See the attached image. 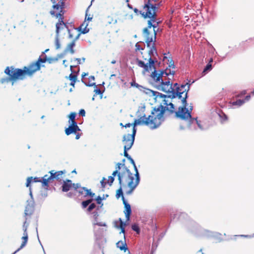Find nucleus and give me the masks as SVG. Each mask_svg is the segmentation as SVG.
I'll return each instance as SVG.
<instances>
[{"mask_svg": "<svg viewBox=\"0 0 254 254\" xmlns=\"http://www.w3.org/2000/svg\"><path fill=\"white\" fill-rule=\"evenodd\" d=\"M57 61V58H47L45 56L43 58L39 57L36 61L30 63L28 66H24L22 69L15 68L14 66H7L4 72L8 77L1 78L0 82L3 84L11 81L13 84L17 80L24 79L26 76H32L34 73L41 69V66H44L42 64L46 62L52 64Z\"/></svg>", "mask_w": 254, "mask_h": 254, "instance_id": "1", "label": "nucleus"}, {"mask_svg": "<svg viewBox=\"0 0 254 254\" xmlns=\"http://www.w3.org/2000/svg\"><path fill=\"white\" fill-rule=\"evenodd\" d=\"M189 89V86H187L186 84H182L179 87L178 83H175L173 94L170 95V98L172 99L178 97L182 100L183 106L179 107L178 110L175 113V117L182 120H188L191 118L192 107L190 106L189 109L187 108L188 104L186 99Z\"/></svg>", "mask_w": 254, "mask_h": 254, "instance_id": "2", "label": "nucleus"}, {"mask_svg": "<svg viewBox=\"0 0 254 254\" xmlns=\"http://www.w3.org/2000/svg\"><path fill=\"white\" fill-rule=\"evenodd\" d=\"M164 109L162 106L155 107L152 111L151 115L148 117L143 116L137 120H135L132 124L131 133L135 135L136 126L139 125H145L153 129L159 127L164 121Z\"/></svg>", "mask_w": 254, "mask_h": 254, "instance_id": "3", "label": "nucleus"}, {"mask_svg": "<svg viewBox=\"0 0 254 254\" xmlns=\"http://www.w3.org/2000/svg\"><path fill=\"white\" fill-rule=\"evenodd\" d=\"M132 164L134 169L135 171L134 175L130 172L129 170L125 166V164H123L124 168L118 173V180L119 183L123 187L128 186L129 188L128 190L126 192L127 194H131L134 190L136 188L139 183V176L137 167L133 159L130 157L127 159Z\"/></svg>", "mask_w": 254, "mask_h": 254, "instance_id": "4", "label": "nucleus"}, {"mask_svg": "<svg viewBox=\"0 0 254 254\" xmlns=\"http://www.w3.org/2000/svg\"><path fill=\"white\" fill-rule=\"evenodd\" d=\"M53 3V8L54 10L50 11V14L57 18L59 17V22L56 24V44L57 49L60 48L58 36L59 34L61 29H63L65 26V23L64 22V12L63 10L64 8L65 2L64 0H51Z\"/></svg>", "mask_w": 254, "mask_h": 254, "instance_id": "5", "label": "nucleus"}, {"mask_svg": "<svg viewBox=\"0 0 254 254\" xmlns=\"http://www.w3.org/2000/svg\"><path fill=\"white\" fill-rule=\"evenodd\" d=\"M150 50L147 54V57L144 58L142 56V58L144 61H142L138 59H136V64L140 67L143 68L142 73L145 74L146 72H149L150 70L155 69V61L153 59V57L157 55V50L155 47V43H151L150 47Z\"/></svg>", "mask_w": 254, "mask_h": 254, "instance_id": "6", "label": "nucleus"}, {"mask_svg": "<svg viewBox=\"0 0 254 254\" xmlns=\"http://www.w3.org/2000/svg\"><path fill=\"white\" fill-rule=\"evenodd\" d=\"M158 7V5L157 6L156 4H153L151 3L150 0H148L143 5L142 10H140L139 13L144 18L156 19Z\"/></svg>", "mask_w": 254, "mask_h": 254, "instance_id": "7", "label": "nucleus"}, {"mask_svg": "<svg viewBox=\"0 0 254 254\" xmlns=\"http://www.w3.org/2000/svg\"><path fill=\"white\" fill-rule=\"evenodd\" d=\"M175 71L171 70V69L159 71L154 69L151 73L150 77L155 83L160 84L162 82L163 80H166L167 76L170 74L173 75Z\"/></svg>", "mask_w": 254, "mask_h": 254, "instance_id": "8", "label": "nucleus"}, {"mask_svg": "<svg viewBox=\"0 0 254 254\" xmlns=\"http://www.w3.org/2000/svg\"><path fill=\"white\" fill-rule=\"evenodd\" d=\"M114 226L119 229L120 228L121 230V233H123L125 234V226H126L125 223L122 221V219L120 218L118 220L115 221L114 222ZM125 235H124V241H119L116 243V246L118 248L120 249L121 251H123L125 252H126L128 248L127 245V243L126 242L125 240Z\"/></svg>", "mask_w": 254, "mask_h": 254, "instance_id": "9", "label": "nucleus"}, {"mask_svg": "<svg viewBox=\"0 0 254 254\" xmlns=\"http://www.w3.org/2000/svg\"><path fill=\"white\" fill-rule=\"evenodd\" d=\"M50 176H49L48 175H45L43 177V187L46 189H48L49 187V184L52 183L54 179H56L57 181H61L62 179V176L65 173L64 171H59L55 172L54 170H52L49 172Z\"/></svg>", "mask_w": 254, "mask_h": 254, "instance_id": "10", "label": "nucleus"}, {"mask_svg": "<svg viewBox=\"0 0 254 254\" xmlns=\"http://www.w3.org/2000/svg\"><path fill=\"white\" fill-rule=\"evenodd\" d=\"M86 21H85L78 28V30H77L76 29H74L72 30L68 29V36L69 38L72 39V41H76L79 38L80 33L79 32L81 31V33L82 34H86L89 32V28H87L88 25L87 23H86Z\"/></svg>", "mask_w": 254, "mask_h": 254, "instance_id": "11", "label": "nucleus"}, {"mask_svg": "<svg viewBox=\"0 0 254 254\" xmlns=\"http://www.w3.org/2000/svg\"><path fill=\"white\" fill-rule=\"evenodd\" d=\"M148 28H144L143 30V35L145 38V41L147 47H150L151 43H155L156 39V33L155 31L150 32Z\"/></svg>", "mask_w": 254, "mask_h": 254, "instance_id": "12", "label": "nucleus"}, {"mask_svg": "<svg viewBox=\"0 0 254 254\" xmlns=\"http://www.w3.org/2000/svg\"><path fill=\"white\" fill-rule=\"evenodd\" d=\"M73 188L80 195H83L84 197L88 196L93 197L95 193L91 192L90 189H88L85 187H81L80 184H73Z\"/></svg>", "mask_w": 254, "mask_h": 254, "instance_id": "13", "label": "nucleus"}, {"mask_svg": "<svg viewBox=\"0 0 254 254\" xmlns=\"http://www.w3.org/2000/svg\"><path fill=\"white\" fill-rule=\"evenodd\" d=\"M165 80H163L162 82H161L159 85L161 86V90L168 94V97H170V95L173 94L174 85L173 86L172 83H171L169 81H164Z\"/></svg>", "mask_w": 254, "mask_h": 254, "instance_id": "14", "label": "nucleus"}, {"mask_svg": "<svg viewBox=\"0 0 254 254\" xmlns=\"http://www.w3.org/2000/svg\"><path fill=\"white\" fill-rule=\"evenodd\" d=\"M35 211V204L32 200L27 201V203L24 211L25 219L28 220Z\"/></svg>", "mask_w": 254, "mask_h": 254, "instance_id": "15", "label": "nucleus"}, {"mask_svg": "<svg viewBox=\"0 0 254 254\" xmlns=\"http://www.w3.org/2000/svg\"><path fill=\"white\" fill-rule=\"evenodd\" d=\"M135 135L131 133V134L128 133L123 136V141L125 144L124 147L130 149L133 144Z\"/></svg>", "mask_w": 254, "mask_h": 254, "instance_id": "16", "label": "nucleus"}, {"mask_svg": "<svg viewBox=\"0 0 254 254\" xmlns=\"http://www.w3.org/2000/svg\"><path fill=\"white\" fill-rule=\"evenodd\" d=\"M77 65H70V69L71 73L69 75L68 78L70 81L69 85L73 87H74L75 83H76L77 79V76L79 69H78L77 72L73 70V68L76 67Z\"/></svg>", "mask_w": 254, "mask_h": 254, "instance_id": "17", "label": "nucleus"}, {"mask_svg": "<svg viewBox=\"0 0 254 254\" xmlns=\"http://www.w3.org/2000/svg\"><path fill=\"white\" fill-rule=\"evenodd\" d=\"M161 106L164 108V112L166 110L168 111L171 114L175 113L177 112L175 110V107L173 104L171 102H169L167 100L164 99L163 100V105H160L157 108Z\"/></svg>", "mask_w": 254, "mask_h": 254, "instance_id": "18", "label": "nucleus"}, {"mask_svg": "<svg viewBox=\"0 0 254 254\" xmlns=\"http://www.w3.org/2000/svg\"><path fill=\"white\" fill-rule=\"evenodd\" d=\"M123 202L125 206L124 213L127 220H129L130 215L131 213L130 205L125 200V197H123Z\"/></svg>", "mask_w": 254, "mask_h": 254, "instance_id": "19", "label": "nucleus"}, {"mask_svg": "<svg viewBox=\"0 0 254 254\" xmlns=\"http://www.w3.org/2000/svg\"><path fill=\"white\" fill-rule=\"evenodd\" d=\"M156 19L157 18L149 19L147 22V27L146 28L150 29L152 27L153 28V31H155L157 33L158 28H157V30L156 28L158 27L159 22H157Z\"/></svg>", "mask_w": 254, "mask_h": 254, "instance_id": "20", "label": "nucleus"}, {"mask_svg": "<svg viewBox=\"0 0 254 254\" xmlns=\"http://www.w3.org/2000/svg\"><path fill=\"white\" fill-rule=\"evenodd\" d=\"M73 184L70 180L67 179L64 181L62 186V191L67 192L72 187L73 188Z\"/></svg>", "mask_w": 254, "mask_h": 254, "instance_id": "21", "label": "nucleus"}, {"mask_svg": "<svg viewBox=\"0 0 254 254\" xmlns=\"http://www.w3.org/2000/svg\"><path fill=\"white\" fill-rule=\"evenodd\" d=\"M21 240H22V243H21L20 246L19 247V248L17 250H16L13 253H12L11 254H15L18 252H19L20 250L23 249L26 245V244L28 242V233H25V234L23 233V236L21 238Z\"/></svg>", "mask_w": 254, "mask_h": 254, "instance_id": "22", "label": "nucleus"}, {"mask_svg": "<svg viewBox=\"0 0 254 254\" xmlns=\"http://www.w3.org/2000/svg\"><path fill=\"white\" fill-rule=\"evenodd\" d=\"M75 46V42L74 41H72L70 43H68L65 49H64V53H70L71 54H73L75 53V51L73 48Z\"/></svg>", "mask_w": 254, "mask_h": 254, "instance_id": "23", "label": "nucleus"}, {"mask_svg": "<svg viewBox=\"0 0 254 254\" xmlns=\"http://www.w3.org/2000/svg\"><path fill=\"white\" fill-rule=\"evenodd\" d=\"M79 130V128L69 125V127L65 129V133L67 135H69L71 133H76V132Z\"/></svg>", "mask_w": 254, "mask_h": 254, "instance_id": "24", "label": "nucleus"}, {"mask_svg": "<svg viewBox=\"0 0 254 254\" xmlns=\"http://www.w3.org/2000/svg\"><path fill=\"white\" fill-rule=\"evenodd\" d=\"M119 184L120 185L121 187L120 188L117 190V192H116V196L117 198H119L121 196H122V199L123 200V197H124V195H123V190H122V188H128L129 189V188L128 187V186H125V187H123L122 186L120 183Z\"/></svg>", "mask_w": 254, "mask_h": 254, "instance_id": "25", "label": "nucleus"}, {"mask_svg": "<svg viewBox=\"0 0 254 254\" xmlns=\"http://www.w3.org/2000/svg\"><path fill=\"white\" fill-rule=\"evenodd\" d=\"M119 172H118V170H115V171H114L112 173V176H109L108 177V183L109 184V185L110 186H111L112 185V183H113L115 179H114V177L116 175H118V173Z\"/></svg>", "mask_w": 254, "mask_h": 254, "instance_id": "26", "label": "nucleus"}, {"mask_svg": "<svg viewBox=\"0 0 254 254\" xmlns=\"http://www.w3.org/2000/svg\"><path fill=\"white\" fill-rule=\"evenodd\" d=\"M213 60L211 58L209 60V63L206 65V66L204 68L202 73L205 74L208 71L212 69V65L211 63L212 62Z\"/></svg>", "mask_w": 254, "mask_h": 254, "instance_id": "27", "label": "nucleus"}, {"mask_svg": "<svg viewBox=\"0 0 254 254\" xmlns=\"http://www.w3.org/2000/svg\"><path fill=\"white\" fill-rule=\"evenodd\" d=\"M245 103L244 100L239 99L236 101L231 102L230 103L233 106H241Z\"/></svg>", "mask_w": 254, "mask_h": 254, "instance_id": "28", "label": "nucleus"}, {"mask_svg": "<svg viewBox=\"0 0 254 254\" xmlns=\"http://www.w3.org/2000/svg\"><path fill=\"white\" fill-rule=\"evenodd\" d=\"M93 199L92 198H91V199H87L86 200H85V201H83L82 202H81V206H82V207L83 208H85L87 207V206L89 204H90L92 201H93Z\"/></svg>", "mask_w": 254, "mask_h": 254, "instance_id": "29", "label": "nucleus"}, {"mask_svg": "<svg viewBox=\"0 0 254 254\" xmlns=\"http://www.w3.org/2000/svg\"><path fill=\"white\" fill-rule=\"evenodd\" d=\"M27 220L25 219V221L23 223V224L22 225V229L23 230V233H28L27 232V229L29 225L28 223L27 222Z\"/></svg>", "mask_w": 254, "mask_h": 254, "instance_id": "30", "label": "nucleus"}, {"mask_svg": "<svg viewBox=\"0 0 254 254\" xmlns=\"http://www.w3.org/2000/svg\"><path fill=\"white\" fill-rule=\"evenodd\" d=\"M76 116V113L75 112H71L68 116L69 118V123H70V121L75 120V117Z\"/></svg>", "mask_w": 254, "mask_h": 254, "instance_id": "31", "label": "nucleus"}, {"mask_svg": "<svg viewBox=\"0 0 254 254\" xmlns=\"http://www.w3.org/2000/svg\"><path fill=\"white\" fill-rule=\"evenodd\" d=\"M96 207V204L94 203H91L88 207L87 210L88 212H91L93 209Z\"/></svg>", "mask_w": 254, "mask_h": 254, "instance_id": "32", "label": "nucleus"}, {"mask_svg": "<svg viewBox=\"0 0 254 254\" xmlns=\"http://www.w3.org/2000/svg\"><path fill=\"white\" fill-rule=\"evenodd\" d=\"M75 61H77V65L81 64L85 62V59L84 58H82L81 59L80 58H76L74 59Z\"/></svg>", "mask_w": 254, "mask_h": 254, "instance_id": "33", "label": "nucleus"}, {"mask_svg": "<svg viewBox=\"0 0 254 254\" xmlns=\"http://www.w3.org/2000/svg\"><path fill=\"white\" fill-rule=\"evenodd\" d=\"M131 228L133 231L136 232L138 234L139 233V231H140L139 228L138 227V226L137 225H135V224L132 225L131 226Z\"/></svg>", "mask_w": 254, "mask_h": 254, "instance_id": "34", "label": "nucleus"}, {"mask_svg": "<svg viewBox=\"0 0 254 254\" xmlns=\"http://www.w3.org/2000/svg\"><path fill=\"white\" fill-rule=\"evenodd\" d=\"M33 181L34 182H35V183L41 182V183H42V184L43 185V177H42L41 179L40 178H38V177H35L34 179H33Z\"/></svg>", "mask_w": 254, "mask_h": 254, "instance_id": "35", "label": "nucleus"}, {"mask_svg": "<svg viewBox=\"0 0 254 254\" xmlns=\"http://www.w3.org/2000/svg\"><path fill=\"white\" fill-rule=\"evenodd\" d=\"M32 181H33V178L32 177H28L27 179L26 186L27 187H29L30 186L31 183L32 182Z\"/></svg>", "mask_w": 254, "mask_h": 254, "instance_id": "36", "label": "nucleus"}, {"mask_svg": "<svg viewBox=\"0 0 254 254\" xmlns=\"http://www.w3.org/2000/svg\"><path fill=\"white\" fill-rule=\"evenodd\" d=\"M193 120H195L196 122V123L198 125V126L199 127H201V126H200V123L199 122H198V121L197 120V118H192L191 117V118L188 120H185V121H189V122H192Z\"/></svg>", "mask_w": 254, "mask_h": 254, "instance_id": "37", "label": "nucleus"}, {"mask_svg": "<svg viewBox=\"0 0 254 254\" xmlns=\"http://www.w3.org/2000/svg\"><path fill=\"white\" fill-rule=\"evenodd\" d=\"M105 181L106 179L105 178H103L100 182L102 188H105L107 183Z\"/></svg>", "mask_w": 254, "mask_h": 254, "instance_id": "38", "label": "nucleus"}, {"mask_svg": "<svg viewBox=\"0 0 254 254\" xmlns=\"http://www.w3.org/2000/svg\"><path fill=\"white\" fill-rule=\"evenodd\" d=\"M87 11H88V10H87L86 12L85 19H86L87 21H90L92 20L93 17H92V16H91L90 14L88 15Z\"/></svg>", "mask_w": 254, "mask_h": 254, "instance_id": "39", "label": "nucleus"}, {"mask_svg": "<svg viewBox=\"0 0 254 254\" xmlns=\"http://www.w3.org/2000/svg\"><path fill=\"white\" fill-rule=\"evenodd\" d=\"M129 149H127L126 147H124V156L127 157L128 159V157H130V156L128 155V154L127 152V151L129 150Z\"/></svg>", "mask_w": 254, "mask_h": 254, "instance_id": "40", "label": "nucleus"}, {"mask_svg": "<svg viewBox=\"0 0 254 254\" xmlns=\"http://www.w3.org/2000/svg\"><path fill=\"white\" fill-rule=\"evenodd\" d=\"M69 124H70V125L71 126H75V127H76L77 128H79L78 127V126H77V123L75 121V120L70 121Z\"/></svg>", "mask_w": 254, "mask_h": 254, "instance_id": "41", "label": "nucleus"}, {"mask_svg": "<svg viewBox=\"0 0 254 254\" xmlns=\"http://www.w3.org/2000/svg\"><path fill=\"white\" fill-rule=\"evenodd\" d=\"M135 51H140L143 50V49L140 46V45L138 44V43H136L135 46Z\"/></svg>", "mask_w": 254, "mask_h": 254, "instance_id": "42", "label": "nucleus"}, {"mask_svg": "<svg viewBox=\"0 0 254 254\" xmlns=\"http://www.w3.org/2000/svg\"><path fill=\"white\" fill-rule=\"evenodd\" d=\"M124 163H118L117 164V167H116V170H118V171L121 169V167L123 168H124V166H123V164Z\"/></svg>", "mask_w": 254, "mask_h": 254, "instance_id": "43", "label": "nucleus"}, {"mask_svg": "<svg viewBox=\"0 0 254 254\" xmlns=\"http://www.w3.org/2000/svg\"><path fill=\"white\" fill-rule=\"evenodd\" d=\"M96 200L98 204H100L102 202V198L100 196H98L96 198Z\"/></svg>", "mask_w": 254, "mask_h": 254, "instance_id": "44", "label": "nucleus"}, {"mask_svg": "<svg viewBox=\"0 0 254 254\" xmlns=\"http://www.w3.org/2000/svg\"><path fill=\"white\" fill-rule=\"evenodd\" d=\"M246 94V90H244L243 91H242L240 94H238L236 95V97H242V96L245 95Z\"/></svg>", "mask_w": 254, "mask_h": 254, "instance_id": "45", "label": "nucleus"}, {"mask_svg": "<svg viewBox=\"0 0 254 254\" xmlns=\"http://www.w3.org/2000/svg\"><path fill=\"white\" fill-rule=\"evenodd\" d=\"M79 114L82 117H84L85 116V111L84 109H81L79 111Z\"/></svg>", "mask_w": 254, "mask_h": 254, "instance_id": "46", "label": "nucleus"}, {"mask_svg": "<svg viewBox=\"0 0 254 254\" xmlns=\"http://www.w3.org/2000/svg\"><path fill=\"white\" fill-rule=\"evenodd\" d=\"M169 66L170 68H172L173 69L175 68V65L174 64V62H173V60H171Z\"/></svg>", "mask_w": 254, "mask_h": 254, "instance_id": "47", "label": "nucleus"}, {"mask_svg": "<svg viewBox=\"0 0 254 254\" xmlns=\"http://www.w3.org/2000/svg\"><path fill=\"white\" fill-rule=\"evenodd\" d=\"M94 224L97 225L99 226H106V225L105 223H102V222L96 223H95Z\"/></svg>", "mask_w": 254, "mask_h": 254, "instance_id": "48", "label": "nucleus"}, {"mask_svg": "<svg viewBox=\"0 0 254 254\" xmlns=\"http://www.w3.org/2000/svg\"><path fill=\"white\" fill-rule=\"evenodd\" d=\"M95 92L97 94H102V92H101V90L99 89H95Z\"/></svg>", "mask_w": 254, "mask_h": 254, "instance_id": "49", "label": "nucleus"}, {"mask_svg": "<svg viewBox=\"0 0 254 254\" xmlns=\"http://www.w3.org/2000/svg\"><path fill=\"white\" fill-rule=\"evenodd\" d=\"M66 63H67L66 60H64L63 61V64L64 65V66L65 67H67L68 66V64H67Z\"/></svg>", "mask_w": 254, "mask_h": 254, "instance_id": "50", "label": "nucleus"}, {"mask_svg": "<svg viewBox=\"0 0 254 254\" xmlns=\"http://www.w3.org/2000/svg\"><path fill=\"white\" fill-rule=\"evenodd\" d=\"M132 126V124L130 123L126 124L124 127L127 128V127H130Z\"/></svg>", "mask_w": 254, "mask_h": 254, "instance_id": "51", "label": "nucleus"}, {"mask_svg": "<svg viewBox=\"0 0 254 254\" xmlns=\"http://www.w3.org/2000/svg\"><path fill=\"white\" fill-rule=\"evenodd\" d=\"M66 195L69 197H71L74 195V194L72 192H69L67 193Z\"/></svg>", "mask_w": 254, "mask_h": 254, "instance_id": "52", "label": "nucleus"}, {"mask_svg": "<svg viewBox=\"0 0 254 254\" xmlns=\"http://www.w3.org/2000/svg\"><path fill=\"white\" fill-rule=\"evenodd\" d=\"M93 214H94V218L96 220L97 219L98 216V212H94Z\"/></svg>", "mask_w": 254, "mask_h": 254, "instance_id": "53", "label": "nucleus"}, {"mask_svg": "<svg viewBox=\"0 0 254 254\" xmlns=\"http://www.w3.org/2000/svg\"><path fill=\"white\" fill-rule=\"evenodd\" d=\"M80 137V134L79 133H77L76 134L75 138L76 139H78Z\"/></svg>", "mask_w": 254, "mask_h": 254, "instance_id": "54", "label": "nucleus"}, {"mask_svg": "<svg viewBox=\"0 0 254 254\" xmlns=\"http://www.w3.org/2000/svg\"><path fill=\"white\" fill-rule=\"evenodd\" d=\"M133 11L136 14H138V13H139V11H140L136 8H134L133 9Z\"/></svg>", "mask_w": 254, "mask_h": 254, "instance_id": "55", "label": "nucleus"}, {"mask_svg": "<svg viewBox=\"0 0 254 254\" xmlns=\"http://www.w3.org/2000/svg\"><path fill=\"white\" fill-rule=\"evenodd\" d=\"M250 98H251V96H250V95H247V96H246V97H245V100H246V101H248V100H250Z\"/></svg>", "mask_w": 254, "mask_h": 254, "instance_id": "56", "label": "nucleus"}, {"mask_svg": "<svg viewBox=\"0 0 254 254\" xmlns=\"http://www.w3.org/2000/svg\"><path fill=\"white\" fill-rule=\"evenodd\" d=\"M87 75V73H83L82 74V78H83L84 77H85V76H86Z\"/></svg>", "mask_w": 254, "mask_h": 254, "instance_id": "57", "label": "nucleus"}, {"mask_svg": "<svg viewBox=\"0 0 254 254\" xmlns=\"http://www.w3.org/2000/svg\"><path fill=\"white\" fill-rule=\"evenodd\" d=\"M127 6H128L130 9H132V6H131L130 4H128V3L127 4Z\"/></svg>", "mask_w": 254, "mask_h": 254, "instance_id": "58", "label": "nucleus"}, {"mask_svg": "<svg viewBox=\"0 0 254 254\" xmlns=\"http://www.w3.org/2000/svg\"><path fill=\"white\" fill-rule=\"evenodd\" d=\"M116 63V61L115 60H113L112 61H111V63L112 64H115V63Z\"/></svg>", "mask_w": 254, "mask_h": 254, "instance_id": "59", "label": "nucleus"}, {"mask_svg": "<svg viewBox=\"0 0 254 254\" xmlns=\"http://www.w3.org/2000/svg\"><path fill=\"white\" fill-rule=\"evenodd\" d=\"M90 78H91V79H92L93 80H94V76H91L90 77Z\"/></svg>", "mask_w": 254, "mask_h": 254, "instance_id": "60", "label": "nucleus"}, {"mask_svg": "<svg viewBox=\"0 0 254 254\" xmlns=\"http://www.w3.org/2000/svg\"><path fill=\"white\" fill-rule=\"evenodd\" d=\"M120 125L123 127H124V126H125L123 124V123H120Z\"/></svg>", "mask_w": 254, "mask_h": 254, "instance_id": "61", "label": "nucleus"}, {"mask_svg": "<svg viewBox=\"0 0 254 254\" xmlns=\"http://www.w3.org/2000/svg\"><path fill=\"white\" fill-rule=\"evenodd\" d=\"M153 1H154V2H157L159 0H152Z\"/></svg>", "mask_w": 254, "mask_h": 254, "instance_id": "62", "label": "nucleus"}, {"mask_svg": "<svg viewBox=\"0 0 254 254\" xmlns=\"http://www.w3.org/2000/svg\"><path fill=\"white\" fill-rule=\"evenodd\" d=\"M93 85H95V83H93L92 84H90V85H89V86H92Z\"/></svg>", "mask_w": 254, "mask_h": 254, "instance_id": "63", "label": "nucleus"}, {"mask_svg": "<svg viewBox=\"0 0 254 254\" xmlns=\"http://www.w3.org/2000/svg\"><path fill=\"white\" fill-rule=\"evenodd\" d=\"M125 161V159H123V162L124 163Z\"/></svg>", "mask_w": 254, "mask_h": 254, "instance_id": "64", "label": "nucleus"}]
</instances>
